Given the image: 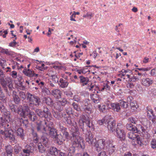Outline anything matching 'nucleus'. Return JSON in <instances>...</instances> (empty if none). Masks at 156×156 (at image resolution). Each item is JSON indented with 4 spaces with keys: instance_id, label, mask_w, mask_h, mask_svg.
I'll return each instance as SVG.
<instances>
[{
    "instance_id": "obj_55",
    "label": "nucleus",
    "mask_w": 156,
    "mask_h": 156,
    "mask_svg": "<svg viewBox=\"0 0 156 156\" xmlns=\"http://www.w3.org/2000/svg\"><path fill=\"white\" fill-rule=\"evenodd\" d=\"M21 147L18 145H16L14 147V151L16 154H18L20 151H21Z\"/></svg>"
},
{
    "instance_id": "obj_48",
    "label": "nucleus",
    "mask_w": 156,
    "mask_h": 156,
    "mask_svg": "<svg viewBox=\"0 0 156 156\" xmlns=\"http://www.w3.org/2000/svg\"><path fill=\"white\" fill-rule=\"evenodd\" d=\"M119 103L122 107L125 108H126L128 106V103L127 102H125L122 100L119 101Z\"/></svg>"
},
{
    "instance_id": "obj_9",
    "label": "nucleus",
    "mask_w": 156,
    "mask_h": 156,
    "mask_svg": "<svg viewBox=\"0 0 156 156\" xmlns=\"http://www.w3.org/2000/svg\"><path fill=\"white\" fill-rule=\"evenodd\" d=\"M107 124H108L107 128L112 133L115 131V122L113 119L108 118Z\"/></svg>"
},
{
    "instance_id": "obj_60",
    "label": "nucleus",
    "mask_w": 156,
    "mask_h": 156,
    "mask_svg": "<svg viewBox=\"0 0 156 156\" xmlns=\"http://www.w3.org/2000/svg\"><path fill=\"white\" fill-rule=\"evenodd\" d=\"M25 148L27 149V150L30 151V152L31 153H32L34 151V147L29 145H26Z\"/></svg>"
},
{
    "instance_id": "obj_25",
    "label": "nucleus",
    "mask_w": 156,
    "mask_h": 156,
    "mask_svg": "<svg viewBox=\"0 0 156 156\" xmlns=\"http://www.w3.org/2000/svg\"><path fill=\"white\" fill-rule=\"evenodd\" d=\"M40 140L41 143L44 145L45 147H48V140L47 137L44 136H42L40 139Z\"/></svg>"
},
{
    "instance_id": "obj_47",
    "label": "nucleus",
    "mask_w": 156,
    "mask_h": 156,
    "mask_svg": "<svg viewBox=\"0 0 156 156\" xmlns=\"http://www.w3.org/2000/svg\"><path fill=\"white\" fill-rule=\"evenodd\" d=\"M128 78V81L129 82H135L139 80V79L137 76H131V75H130L129 78Z\"/></svg>"
},
{
    "instance_id": "obj_59",
    "label": "nucleus",
    "mask_w": 156,
    "mask_h": 156,
    "mask_svg": "<svg viewBox=\"0 0 156 156\" xmlns=\"http://www.w3.org/2000/svg\"><path fill=\"white\" fill-rule=\"evenodd\" d=\"M126 86L128 88L132 89L134 87V85L132 83L129 81L126 84Z\"/></svg>"
},
{
    "instance_id": "obj_37",
    "label": "nucleus",
    "mask_w": 156,
    "mask_h": 156,
    "mask_svg": "<svg viewBox=\"0 0 156 156\" xmlns=\"http://www.w3.org/2000/svg\"><path fill=\"white\" fill-rule=\"evenodd\" d=\"M43 111L44 115V118H47L51 115V112L47 107H44Z\"/></svg>"
},
{
    "instance_id": "obj_5",
    "label": "nucleus",
    "mask_w": 156,
    "mask_h": 156,
    "mask_svg": "<svg viewBox=\"0 0 156 156\" xmlns=\"http://www.w3.org/2000/svg\"><path fill=\"white\" fill-rule=\"evenodd\" d=\"M108 141H106L104 139H101L98 140L95 142H94V146L95 147L96 150L98 152L101 151L104 149L106 146Z\"/></svg>"
},
{
    "instance_id": "obj_19",
    "label": "nucleus",
    "mask_w": 156,
    "mask_h": 156,
    "mask_svg": "<svg viewBox=\"0 0 156 156\" xmlns=\"http://www.w3.org/2000/svg\"><path fill=\"white\" fill-rule=\"evenodd\" d=\"M132 72L129 70H126L124 69H123L120 71V74L122 75L121 77L123 78L124 79H125V78H124L123 77L125 76H126L128 78H129L130 75L132 74Z\"/></svg>"
},
{
    "instance_id": "obj_3",
    "label": "nucleus",
    "mask_w": 156,
    "mask_h": 156,
    "mask_svg": "<svg viewBox=\"0 0 156 156\" xmlns=\"http://www.w3.org/2000/svg\"><path fill=\"white\" fill-rule=\"evenodd\" d=\"M12 81V78L9 76L0 78V83L5 91L6 92H8L7 87H8L10 90H12L13 88Z\"/></svg>"
},
{
    "instance_id": "obj_15",
    "label": "nucleus",
    "mask_w": 156,
    "mask_h": 156,
    "mask_svg": "<svg viewBox=\"0 0 156 156\" xmlns=\"http://www.w3.org/2000/svg\"><path fill=\"white\" fill-rule=\"evenodd\" d=\"M45 124L46 125V129L47 130V132H48L49 134L51 133V132L52 131V129H55L53 127V123L52 122L49 121L48 119H47L46 121H45Z\"/></svg>"
},
{
    "instance_id": "obj_4",
    "label": "nucleus",
    "mask_w": 156,
    "mask_h": 156,
    "mask_svg": "<svg viewBox=\"0 0 156 156\" xmlns=\"http://www.w3.org/2000/svg\"><path fill=\"white\" fill-rule=\"evenodd\" d=\"M125 128V126L121 123H119L117 125L116 130L117 136L121 140H124L126 139Z\"/></svg>"
},
{
    "instance_id": "obj_16",
    "label": "nucleus",
    "mask_w": 156,
    "mask_h": 156,
    "mask_svg": "<svg viewBox=\"0 0 156 156\" xmlns=\"http://www.w3.org/2000/svg\"><path fill=\"white\" fill-rule=\"evenodd\" d=\"M58 150L54 147H51L48 151L47 156H56L58 154Z\"/></svg>"
},
{
    "instance_id": "obj_38",
    "label": "nucleus",
    "mask_w": 156,
    "mask_h": 156,
    "mask_svg": "<svg viewBox=\"0 0 156 156\" xmlns=\"http://www.w3.org/2000/svg\"><path fill=\"white\" fill-rule=\"evenodd\" d=\"M94 13L90 12H87L86 14L83 16V17L89 19H91L94 16Z\"/></svg>"
},
{
    "instance_id": "obj_21",
    "label": "nucleus",
    "mask_w": 156,
    "mask_h": 156,
    "mask_svg": "<svg viewBox=\"0 0 156 156\" xmlns=\"http://www.w3.org/2000/svg\"><path fill=\"white\" fill-rule=\"evenodd\" d=\"M66 112L67 113L68 115L66 116L65 120L68 124L70 125L72 124V121L69 114L72 113V108H69V110H66Z\"/></svg>"
},
{
    "instance_id": "obj_53",
    "label": "nucleus",
    "mask_w": 156,
    "mask_h": 156,
    "mask_svg": "<svg viewBox=\"0 0 156 156\" xmlns=\"http://www.w3.org/2000/svg\"><path fill=\"white\" fill-rule=\"evenodd\" d=\"M52 68L55 69H61L62 67L60 64L56 63L52 66Z\"/></svg>"
},
{
    "instance_id": "obj_44",
    "label": "nucleus",
    "mask_w": 156,
    "mask_h": 156,
    "mask_svg": "<svg viewBox=\"0 0 156 156\" xmlns=\"http://www.w3.org/2000/svg\"><path fill=\"white\" fill-rule=\"evenodd\" d=\"M128 121L132 123L136 124L138 123V119L135 117H131L129 118L128 119Z\"/></svg>"
},
{
    "instance_id": "obj_22",
    "label": "nucleus",
    "mask_w": 156,
    "mask_h": 156,
    "mask_svg": "<svg viewBox=\"0 0 156 156\" xmlns=\"http://www.w3.org/2000/svg\"><path fill=\"white\" fill-rule=\"evenodd\" d=\"M5 151L7 156H12L13 152L12 147L10 145L5 147Z\"/></svg>"
},
{
    "instance_id": "obj_52",
    "label": "nucleus",
    "mask_w": 156,
    "mask_h": 156,
    "mask_svg": "<svg viewBox=\"0 0 156 156\" xmlns=\"http://www.w3.org/2000/svg\"><path fill=\"white\" fill-rule=\"evenodd\" d=\"M53 115L54 117L57 119H60L61 118V116L60 113L56 112H53Z\"/></svg>"
},
{
    "instance_id": "obj_1",
    "label": "nucleus",
    "mask_w": 156,
    "mask_h": 156,
    "mask_svg": "<svg viewBox=\"0 0 156 156\" xmlns=\"http://www.w3.org/2000/svg\"><path fill=\"white\" fill-rule=\"evenodd\" d=\"M77 128L75 126H72L71 130L72 133V136L71 137V142L73 145V147L71 149H69V155L70 153V154H73L75 152L74 148L76 147L81 146V142H83V140L82 138L78 135V131Z\"/></svg>"
},
{
    "instance_id": "obj_17",
    "label": "nucleus",
    "mask_w": 156,
    "mask_h": 156,
    "mask_svg": "<svg viewBox=\"0 0 156 156\" xmlns=\"http://www.w3.org/2000/svg\"><path fill=\"white\" fill-rule=\"evenodd\" d=\"M22 111V112L21 113V116L24 118H25L27 115V114L31 112L30 111L28 106L27 105H23Z\"/></svg>"
},
{
    "instance_id": "obj_51",
    "label": "nucleus",
    "mask_w": 156,
    "mask_h": 156,
    "mask_svg": "<svg viewBox=\"0 0 156 156\" xmlns=\"http://www.w3.org/2000/svg\"><path fill=\"white\" fill-rule=\"evenodd\" d=\"M83 109L84 110L88 113H90L91 112L92 108L88 106H87L85 105Z\"/></svg>"
},
{
    "instance_id": "obj_32",
    "label": "nucleus",
    "mask_w": 156,
    "mask_h": 156,
    "mask_svg": "<svg viewBox=\"0 0 156 156\" xmlns=\"http://www.w3.org/2000/svg\"><path fill=\"white\" fill-rule=\"evenodd\" d=\"M51 72L52 70L49 73V76L52 77V80L54 83H58V77L57 75L54 74L55 73H53V74L51 73Z\"/></svg>"
},
{
    "instance_id": "obj_46",
    "label": "nucleus",
    "mask_w": 156,
    "mask_h": 156,
    "mask_svg": "<svg viewBox=\"0 0 156 156\" xmlns=\"http://www.w3.org/2000/svg\"><path fill=\"white\" fill-rule=\"evenodd\" d=\"M45 146H43L41 143L38 144V148L39 151L41 153H43L45 150Z\"/></svg>"
},
{
    "instance_id": "obj_35",
    "label": "nucleus",
    "mask_w": 156,
    "mask_h": 156,
    "mask_svg": "<svg viewBox=\"0 0 156 156\" xmlns=\"http://www.w3.org/2000/svg\"><path fill=\"white\" fill-rule=\"evenodd\" d=\"M87 89L89 91L95 92V91L98 90V88L96 85H93L92 83H91L89 86L88 87Z\"/></svg>"
},
{
    "instance_id": "obj_12",
    "label": "nucleus",
    "mask_w": 156,
    "mask_h": 156,
    "mask_svg": "<svg viewBox=\"0 0 156 156\" xmlns=\"http://www.w3.org/2000/svg\"><path fill=\"white\" fill-rule=\"evenodd\" d=\"M93 135L90 131H88L86 134L85 136V140L90 145H93L94 142Z\"/></svg>"
},
{
    "instance_id": "obj_7",
    "label": "nucleus",
    "mask_w": 156,
    "mask_h": 156,
    "mask_svg": "<svg viewBox=\"0 0 156 156\" xmlns=\"http://www.w3.org/2000/svg\"><path fill=\"white\" fill-rule=\"evenodd\" d=\"M49 133L50 135L55 139L56 142L59 144H61L63 140V137L61 134H57L55 129H52Z\"/></svg>"
},
{
    "instance_id": "obj_41",
    "label": "nucleus",
    "mask_w": 156,
    "mask_h": 156,
    "mask_svg": "<svg viewBox=\"0 0 156 156\" xmlns=\"http://www.w3.org/2000/svg\"><path fill=\"white\" fill-rule=\"evenodd\" d=\"M135 132L141 131L144 132L145 129H144L143 127L141 125L139 124L136 125V127H135Z\"/></svg>"
},
{
    "instance_id": "obj_2",
    "label": "nucleus",
    "mask_w": 156,
    "mask_h": 156,
    "mask_svg": "<svg viewBox=\"0 0 156 156\" xmlns=\"http://www.w3.org/2000/svg\"><path fill=\"white\" fill-rule=\"evenodd\" d=\"M27 99L29 102V107H31L33 109H34V106H38L41 102L40 99L39 98L29 93L28 92L27 93Z\"/></svg>"
},
{
    "instance_id": "obj_28",
    "label": "nucleus",
    "mask_w": 156,
    "mask_h": 156,
    "mask_svg": "<svg viewBox=\"0 0 156 156\" xmlns=\"http://www.w3.org/2000/svg\"><path fill=\"white\" fill-rule=\"evenodd\" d=\"M112 108L115 111L119 112L120 110V107L119 103H112L111 104Z\"/></svg>"
},
{
    "instance_id": "obj_26",
    "label": "nucleus",
    "mask_w": 156,
    "mask_h": 156,
    "mask_svg": "<svg viewBox=\"0 0 156 156\" xmlns=\"http://www.w3.org/2000/svg\"><path fill=\"white\" fill-rule=\"evenodd\" d=\"M89 120V119L88 117L87 116H86L84 115H83L81 116L80 119L79 120L80 125V126H83L84 122L87 123Z\"/></svg>"
},
{
    "instance_id": "obj_58",
    "label": "nucleus",
    "mask_w": 156,
    "mask_h": 156,
    "mask_svg": "<svg viewBox=\"0 0 156 156\" xmlns=\"http://www.w3.org/2000/svg\"><path fill=\"white\" fill-rule=\"evenodd\" d=\"M151 147L153 149L156 148V141L155 139H152L151 143Z\"/></svg>"
},
{
    "instance_id": "obj_14",
    "label": "nucleus",
    "mask_w": 156,
    "mask_h": 156,
    "mask_svg": "<svg viewBox=\"0 0 156 156\" xmlns=\"http://www.w3.org/2000/svg\"><path fill=\"white\" fill-rule=\"evenodd\" d=\"M22 72L24 74L30 77H32L34 76L37 77L38 75L37 74L34 73V71H31L29 69H24Z\"/></svg>"
},
{
    "instance_id": "obj_42",
    "label": "nucleus",
    "mask_w": 156,
    "mask_h": 156,
    "mask_svg": "<svg viewBox=\"0 0 156 156\" xmlns=\"http://www.w3.org/2000/svg\"><path fill=\"white\" fill-rule=\"evenodd\" d=\"M55 108L58 110L59 112L62 111L63 109V106L61 105L60 104H59L58 102L57 101L56 104L55 105Z\"/></svg>"
},
{
    "instance_id": "obj_8",
    "label": "nucleus",
    "mask_w": 156,
    "mask_h": 156,
    "mask_svg": "<svg viewBox=\"0 0 156 156\" xmlns=\"http://www.w3.org/2000/svg\"><path fill=\"white\" fill-rule=\"evenodd\" d=\"M0 110L3 113L5 120L7 122L10 121L11 118V114L10 112L7 110L4 106L3 104H2L0 106Z\"/></svg>"
},
{
    "instance_id": "obj_29",
    "label": "nucleus",
    "mask_w": 156,
    "mask_h": 156,
    "mask_svg": "<svg viewBox=\"0 0 156 156\" xmlns=\"http://www.w3.org/2000/svg\"><path fill=\"white\" fill-rule=\"evenodd\" d=\"M17 135L23 140L24 139V133L23 129L22 128H20L17 129L16 133Z\"/></svg>"
},
{
    "instance_id": "obj_54",
    "label": "nucleus",
    "mask_w": 156,
    "mask_h": 156,
    "mask_svg": "<svg viewBox=\"0 0 156 156\" xmlns=\"http://www.w3.org/2000/svg\"><path fill=\"white\" fill-rule=\"evenodd\" d=\"M135 140H136V142L140 146H141L143 144L141 140L140 139L138 135H137V136Z\"/></svg>"
},
{
    "instance_id": "obj_24",
    "label": "nucleus",
    "mask_w": 156,
    "mask_h": 156,
    "mask_svg": "<svg viewBox=\"0 0 156 156\" xmlns=\"http://www.w3.org/2000/svg\"><path fill=\"white\" fill-rule=\"evenodd\" d=\"M90 98L94 102L98 103L99 102V97L97 94H91L90 95Z\"/></svg>"
},
{
    "instance_id": "obj_43",
    "label": "nucleus",
    "mask_w": 156,
    "mask_h": 156,
    "mask_svg": "<svg viewBox=\"0 0 156 156\" xmlns=\"http://www.w3.org/2000/svg\"><path fill=\"white\" fill-rule=\"evenodd\" d=\"M130 105L131 108L134 110H136L138 107L137 103L135 101H131Z\"/></svg>"
},
{
    "instance_id": "obj_34",
    "label": "nucleus",
    "mask_w": 156,
    "mask_h": 156,
    "mask_svg": "<svg viewBox=\"0 0 156 156\" xmlns=\"http://www.w3.org/2000/svg\"><path fill=\"white\" fill-rule=\"evenodd\" d=\"M0 52L1 53L5 54L7 55H13V52L8 49L1 48Z\"/></svg>"
},
{
    "instance_id": "obj_39",
    "label": "nucleus",
    "mask_w": 156,
    "mask_h": 156,
    "mask_svg": "<svg viewBox=\"0 0 156 156\" xmlns=\"http://www.w3.org/2000/svg\"><path fill=\"white\" fill-rule=\"evenodd\" d=\"M108 118L107 117L105 116L102 119L98 120V123L100 125H102L104 123L107 124Z\"/></svg>"
},
{
    "instance_id": "obj_11",
    "label": "nucleus",
    "mask_w": 156,
    "mask_h": 156,
    "mask_svg": "<svg viewBox=\"0 0 156 156\" xmlns=\"http://www.w3.org/2000/svg\"><path fill=\"white\" fill-rule=\"evenodd\" d=\"M106 149L109 154H112L115 149V145L111 141H108L107 143V146H106Z\"/></svg>"
},
{
    "instance_id": "obj_33",
    "label": "nucleus",
    "mask_w": 156,
    "mask_h": 156,
    "mask_svg": "<svg viewBox=\"0 0 156 156\" xmlns=\"http://www.w3.org/2000/svg\"><path fill=\"white\" fill-rule=\"evenodd\" d=\"M98 107L100 112L103 113H106L107 112L108 109L105 105H98Z\"/></svg>"
},
{
    "instance_id": "obj_56",
    "label": "nucleus",
    "mask_w": 156,
    "mask_h": 156,
    "mask_svg": "<svg viewBox=\"0 0 156 156\" xmlns=\"http://www.w3.org/2000/svg\"><path fill=\"white\" fill-rule=\"evenodd\" d=\"M19 95L20 98L23 100L26 99V96L24 92L22 91H20L19 93Z\"/></svg>"
},
{
    "instance_id": "obj_20",
    "label": "nucleus",
    "mask_w": 156,
    "mask_h": 156,
    "mask_svg": "<svg viewBox=\"0 0 156 156\" xmlns=\"http://www.w3.org/2000/svg\"><path fill=\"white\" fill-rule=\"evenodd\" d=\"M80 83L81 85L84 86L87 85L89 82V80L87 77H85L83 76L79 77Z\"/></svg>"
},
{
    "instance_id": "obj_45",
    "label": "nucleus",
    "mask_w": 156,
    "mask_h": 156,
    "mask_svg": "<svg viewBox=\"0 0 156 156\" xmlns=\"http://www.w3.org/2000/svg\"><path fill=\"white\" fill-rule=\"evenodd\" d=\"M126 128L127 129L132 131L135 132V127H133V125L130 123H127L126 125Z\"/></svg>"
},
{
    "instance_id": "obj_40",
    "label": "nucleus",
    "mask_w": 156,
    "mask_h": 156,
    "mask_svg": "<svg viewBox=\"0 0 156 156\" xmlns=\"http://www.w3.org/2000/svg\"><path fill=\"white\" fill-rule=\"evenodd\" d=\"M147 116H149V117H151L152 116L154 117L155 116L152 109L150 108V107H147Z\"/></svg>"
},
{
    "instance_id": "obj_23",
    "label": "nucleus",
    "mask_w": 156,
    "mask_h": 156,
    "mask_svg": "<svg viewBox=\"0 0 156 156\" xmlns=\"http://www.w3.org/2000/svg\"><path fill=\"white\" fill-rule=\"evenodd\" d=\"M12 96L14 101L16 104H18L20 102V99L17 94L16 91H13L12 92Z\"/></svg>"
},
{
    "instance_id": "obj_10",
    "label": "nucleus",
    "mask_w": 156,
    "mask_h": 156,
    "mask_svg": "<svg viewBox=\"0 0 156 156\" xmlns=\"http://www.w3.org/2000/svg\"><path fill=\"white\" fill-rule=\"evenodd\" d=\"M41 121H38L36 122V128L38 132L43 133H47V130L46 127H44L42 124Z\"/></svg>"
},
{
    "instance_id": "obj_30",
    "label": "nucleus",
    "mask_w": 156,
    "mask_h": 156,
    "mask_svg": "<svg viewBox=\"0 0 156 156\" xmlns=\"http://www.w3.org/2000/svg\"><path fill=\"white\" fill-rule=\"evenodd\" d=\"M43 101L48 105H52L53 104L52 100L48 97H44L43 98Z\"/></svg>"
},
{
    "instance_id": "obj_64",
    "label": "nucleus",
    "mask_w": 156,
    "mask_h": 156,
    "mask_svg": "<svg viewBox=\"0 0 156 156\" xmlns=\"http://www.w3.org/2000/svg\"><path fill=\"white\" fill-rule=\"evenodd\" d=\"M0 64L1 66L2 67V68L4 69L5 67L4 66L6 64V61L5 60L3 59L0 60Z\"/></svg>"
},
{
    "instance_id": "obj_6",
    "label": "nucleus",
    "mask_w": 156,
    "mask_h": 156,
    "mask_svg": "<svg viewBox=\"0 0 156 156\" xmlns=\"http://www.w3.org/2000/svg\"><path fill=\"white\" fill-rule=\"evenodd\" d=\"M12 131L10 127L2 128L0 130V133L5 136L6 137H9L10 139L13 140L15 138L12 134Z\"/></svg>"
},
{
    "instance_id": "obj_27",
    "label": "nucleus",
    "mask_w": 156,
    "mask_h": 156,
    "mask_svg": "<svg viewBox=\"0 0 156 156\" xmlns=\"http://www.w3.org/2000/svg\"><path fill=\"white\" fill-rule=\"evenodd\" d=\"M27 114L29 119L32 121L36 120L37 119V116L33 112H31Z\"/></svg>"
},
{
    "instance_id": "obj_61",
    "label": "nucleus",
    "mask_w": 156,
    "mask_h": 156,
    "mask_svg": "<svg viewBox=\"0 0 156 156\" xmlns=\"http://www.w3.org/2000/svg\"><path fill=\"white\" fill-rule=\"evenodd\" d=\"M74 108L77 111H80V108L78 107V105L75 102H73L72 104Z\"/></svg>"
},
{
    "instance_id": "obj_18",
    "label": "nucleus",
    "mask_w": 156,
    "mask_h": 156,
    "mask_svg": "<svg viewBox=\"0 0 156 156\" xmlns=\"http://www.w3.org/2000/svg\"><path fill=\"white\" fill-rule=\"evenodd\" d=\"M153 81L151 79L149 78H144L142 79L141 80L142 84L146 87L149 86L153 83Z\"/></svg>"
},
{
    "instance_id": "obj_63",
    "label": "nucleus",
    "mask_w": 156,
    "mask_h": 156,
    "mask_svg": "<svg viewBox=\"0 0 156 156\" xmlns=\"http://www.w3.org/2000/svg\"><path fill=\"white\" fill-rule=\"evenodd\" d=\"M150 74L152 76H156V67L151 70Z\"/></svg>"
},
{
    "instance_id": "obj_62",
    "label": "nucleus",
    "mask_w": 156,
    "mask_h": 156,
    "mask_svg": "<svg viewBox=\"0 0 156 156\" xmlns=\"http://www.w3.org/2000/svg\"><path fill=\"white\" fill-rule=\"evenodd\" d=\"M8 32L7 30H5L2 31V30H0V35L2 36L4 38H5L6 37V35L7 34Z\"/></svg>"
},
{
    "instance_id": "obj_36",
    "label": "nucleus",
    "mask_w": 156,
    "mask_h": 156,
    "mask_svg": "<svg viewBox=\"0 0 156 156\" xmlns=\"http://www.w3.org/2000/svg\"><path fill=\"white\" fill-rule=\"evenodd\" d=\"M133 131H130L128 134V136L129 138L133 140H135L137 136L134 133Z\"/></svg>"
},
{
    "instance_id": "obj_13",
    "label": "nucleus",
    "mask_w": 156,
    "mask_h": 156,
    "mask_svg": "<svg viewBox=\"0 0 156 156\" xmlns=\"http://www.w3.org/2000/svg\"><path fill=\"white\" fill-rule=\"evenodd\" d=\"M52 95L56 99H60L61 97L62 92L59 89H54L51 91Z\"/></svg>"
},
{
    "instance_id": "obj_50",
    "label": "nucleus",
    "mask_w": 156,
    "mask_h": 156,
    "mask_svg": "<svg viewBox=\"0 0 156 156\" xmlns=\"http://www.w3.org/2000/svg\"><path fill=\"white\" fill-rule=\"evenodd\" d=\"M60 100L57 101L59 103V104H60L63 106L64 105L66 104L67 101L66 99L64 98H60Z\"/></svg>"
},
{
    "instance_id": "obj_57",
    "label": "nucleus",
    "mask_w": 156,
    "mask_h": 156,
    "mask_svg": "<svg viewBox=\"0 0 156 156\" xmlns=\"http://www.w3.org/2000/svg\"><path fill=\"white\" fill-rule=\"evenodd\" d=\"M9 107L12 112H16L17 109L16 106L13 105H9Z\"/></svg>"
},
{
    "instance_id": "obj_31",
    "label": "nucleus",
    "mask_w": 156,
    "mask_h": 156,
    "mask_svg": "<svg viewBox=\"0 0 156 156\" xmlns=\"http://www.w3.org/2000/svg\"><path fill=\"white\" fill-rule=\"evenodd\" d=\"M59 82V85L60 87L62 88L67 87L68 85V83L67 81L62 78L60 79Z\"/></svg>"
},
{
    "instance_id": "obj_49",
    "label": "nucleus",
    "mask_w": 156,
    "mask_h": 156,
    "mask_svg": "<svg viewBox=\"0 0 156 156\" xmlns=\"http://www.w3.org/2000/svg\"><path fill=\"white\" fill-rule=\"evenodd\" d=\"M6 98L3 92L0 93V100H1L3 103L6 102Z\"/></svg>"
}]
</instances>
